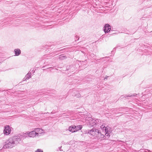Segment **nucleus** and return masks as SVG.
Here are the masks:
<instances>
[{"label": "nucleus", "mask_w": 152, "mask_h": 152, "mask_svg": "<svg viewBox=\"0 0 152 152\" xmlns=\"http://www.w3.org/2000/svg\"><path fill=\"white\" fill-rule=\"evenodd\" d=\"M37 134H38V133H36L35 131H33L29 133V136L30 137H34Z\"/></svg>", "instance_id": "obj_6"}, {"label": "nucleus", "mask_w": 152, "mask_h": 152, "mask_svg": "<svg viewBox=\"0 0 152 152\" xmlns=\"http://www.w3.org/2000/svg\"><path fill=\"white\" fill-rule=\"evenodd\" d=\"M98 137H100V138H101V140H102V139H104L105 138H104V137H105L104 136L103 134H102L100 133H99V134H98Z\"/></svg>", "instance_id": "obj_9"}, {"label": "nucleus", "mask_w": 152, "mask_h": 152, "mask_svg": "<svg viewBox=\"0 0 152 152\" xmlns=\"http://www.w3.org/2000/svg\"><path fill=\"white\" fill-rule=\"evenodd\" d=\"M99 131L97 130L92 129L90 132V134L94 136L99 134Z\"/></svg>", "instance_id": "obj_4"}, {"label": "nucleus", "mask_w": 152, "mask_h": 152, "mask_svg": "<svg viewBox=\"0 0 152 152\" xmlns=\"http://www.w3.org/2000/svg\"><path fill=\"white\" fill-rule=\"evenodd\" d=\"M111 27L108 24H106L104 26V31L105 32H108L110 31Z\"/></svg>", "instance_id": "obj_5"}, {"label": "nucleus", "mask_w": 152, "mask_h": 152, "mask_svg": "<svg viewBox=\"0 0 152 152\" xmlns=\"http://www.w3.org/2000/svg\"><path fill=\"white\" fill-rule=\"evenodd\" d=\"M19 139H17L15 137H14L10 138L6 142L4 147L5 148H11L15 146L16 141H18Z\"/></svg>", "instance_id": "obj_1"}, {"label": "nucleus", "mask_w": 152, "mask_h": 152, "mask_svg": "<svg viewBox=\"0 0 152 152\" xmlns=\"http://www.w3.org/2000/svg\"><path fill=\"white\" fill-rule=\"evenodd\" d=\"M38 130H39V129H36V131L37 132H38Z\"/></svg>", "instance_id": "obj_12"}, {"label": "nucleus", "mask_w": 152, "mask_h": 152, "mask_svg": "<svg viewBox=\"0 0 152 152\" xmlns=\"http://www.w3.org/2000/svg\"><path fill=\"white\" fill-rule=\"evenodd\" d=\"M11 129L9 126H6L5 127L4 132L7 135L9 134L11 132Z\"/></svg>", "instance_id": "obj_3"}, {"label": "nucleus", "mask_w": 152, "mask_h": 152, "mask_svg": "<svg viewBox=\"0 0 152 152\" xmlns=\"http://www.w3.org/2000/svg\"><path fill=\"white\" fill-rule=\"evenodd\" d=\"M14 51L15 52V55L16 56L19 55L21 53V51L19 49H15Z\"/></svg>", "instance_id": "obj_7"}, {"label": "nucleus", "mask_w": 152, "mask_h": 152, "mask_svg": "<svg viewBox=\"0 0 152 152\" xmlns=\"http://www.w3.org/2000/svg\"><path fill=\"white\" fill-rule=\"evenodd\" d=\"M105 135L108 138L110 136L109 133L107 132L105 134Z\"/></svg>", "instance_id": "obj_11"}, {"label": "nucleus", "mask_w": 152, "mask_h": 152, "mask_svg": "<svg viewBox=\"0 0 152 152\" xmlns=\"http://www.w3.org/2000/svg\"><path fill=\"white\" fill-rule=\"evenodd\" d=\"M35 152H43V151L41 150L38 149Z\"/></svg>", "instance_id": "obj_10"}, {"label": "nucleus", "mask_w": 152, "mask_h": 152, "mask_svg": "<svg viewBox=\"0 0 152 152\" xmlns=\"http://www.w3.org/2000/svg\"><path fill=\"white\" fill-rule=\"evenodd\" d=\"M101 128L103 130H105V132H107L108 131V129L107 128V127H105L104 125H102L101 126Z\"/></svg>", "instance_id": "obj_8"}, {"label": "nucleus", "mask_w": 152, "mask_h": 152, "mask_svg": "<svg viewBox=\"0 0 152 152\" xmlns=\"http://www.w3.org/2000/svg\"><path fill=\"white\" fill-rule=\"evenodd\" d=\"M82 128V126L81 125L77 126L73 125L69 127V130L70 131L73 132L80 130Z\"/></svg>", "instance_id": "obj_2"}]
</instances>
